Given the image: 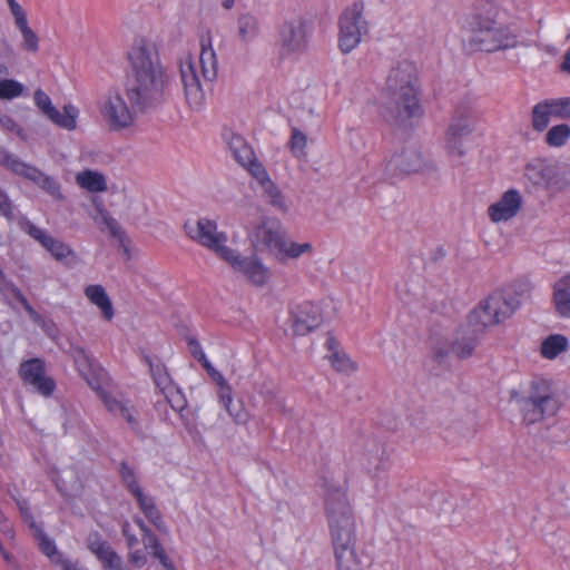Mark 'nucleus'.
I'll use <instances>...</instances> for the list:
<instances>
[{"label": "nucleus", "mask_w": 570, "mask_h": 570, "mask_svg": "<svg viewBox=\"0 0 570 570\" xmlns=\"http://www.w3.org/2000/svg\"><path fill=\"white\" fill-rule=\"evenodd\" d=\"M129 86L127 98L139 109L158 104L169 77L154 42L137 39L128 51Z\"/></svg>", "instance_id": "obj_1"}, {"label": "nucleus", "mask_w": 570, "mask_h": 570, "mask_svg": "<svg viewBox=\"0 0 570 570\" xmlns=\"http://www.w3.org/2000/svg\"><path fill=\"white\" fill-rule=\"evenodd\" d=\"M184 96L191 108H200L205 100L204 85L218 75V59L209 33L199 40V52H183L176 61Z\"/></svg>", "instance_id": "obj_2"}, {"label": "nucleus", "mask_w": 570, "mask_h": 570, "mask_svg": "<svg viewBox=\"0 0 570 570\" xmlns=\"http://www.w3.org/2000/svg\"><path fill=\"white\" fill-rule=\"evenodd\" d=\"M325 504L340 570H358L353 550L354 519L346 493L330 491Z\"/></svg>", "instance_id": "obj_3"}, {"label": "nucleus", "mask_w": 570, "mask_h": 570, "mask_svg": "<svg viewBox=\"0 0 570 570\" xmlns=\"http://www.w3.org/2000/svg\"><path fill=\"white\" fill-rule=\"evenodd\" d=\"M72 357L78 373L98 394L106 409L111 414L122 417L131 429H136V411L128 400L107 389L108 373L81 347L73 350Z\"/></svg>", "instance_id": "obj_4"}, {"label": "nucleus", "mask_w": 570, "mask_h": 570, "mask_svg": "<svg viewBox=\"0 0 570 570\" xmlns=\"http://www.w3.org/2000/svg\"><path fill=\"white\" fill-rule=\"evenodd\" d=\"M72 357L78 373L98 394L106 409L111 414L122 417L131 429H136V411L128 400L107 389L108 373L81 347L73 350Z\"/></svg>", "instance_id": "obj_5"}, {"label": "nucleus", "mask_w": 570, "mask_h": 570, "mask_svg": "<svg viewBox=\"0 0 570 570\" xmlns=\"http://www.w3.org/2000/svg\"><path fill=\"white\" fill-rule=\"evenodd\" d=\"M386 92L405 117L420 111L417 101V69L413 61L402 59L391 67L386 78Z\"/></svg>", "instance_id": "obj_6"}, {"label": "nucleus", "mask_w": 570, "mask_h": 570, "mask_svg": "<svg viewBox=\"0 0 570 570\" xmlns=\"http://www.w3.org/2000/svg\"><path fill=\"white\" fill-rule=\"evenodd\" d=\"M522 183L529 191H559L570 185V168L548 158L534 157L523 167Z\"/></svg>", "instance_id": "obj_7"}, {"label": "nucleus", "mask_w": 570, "mask_h": 570, "mask_svg": "<svg viewBox=\"0 0 570 570\" xmlns=\"http://www.w3.org/2000/svg\"><path fill=\"white\" fill-rule=\"evenodd\" d=\"M517 45L515 35L499 20L484 14L479 16L468 40L470 50L493 52Z\"/></svg>", "instance_id": "obj_8"}, {"label": "nucleus", "mask_w": 570, "mask_h": 570, "mask_svg": "<svg viewBox=\"0 0 570 570\" xmlns=\"http://www.w3.org/2000/svg\"><path fill=\"white\" fill-rule=\"evenodd\" d=\"M184 229L191 240L214 252L222 261L233 249L227 246V234L218 230V225L214 219L199 217L194 220H187Z\"/></svg>", "instance_id": "obj_9"}, {"label": "nucleus", "mask_w": 570, "mask_h": 570, "mask_svg": "<svg viewBox=\"0 0 570 570\" xmlns=\"http://www.w3.org/2000/svg\"><path fill=\"white\" fill-rule=\"evenodd\" d=\"M247 236L253 247L267 250L277 257L286 232L278 218L264 215L258 222L249 224Z\"/></svg>", "instance_id": "obj_10"}, {"label": "nucleus", "mask_w": 570, "mask_h": 570, "mask_svg": "<svg viewBox=\"0 0 570 570\" xmlns=\"http://www.w3.org/2000/svg\"><path fill=\"white\" fill-rule=\"evenodd\" d=\"M560 409L556 393L546 384H534L530 395L522 401L521 411L527 424H534L546 416L554 415Z\"/></svg>", "instance_id": "obj_11"}, {"label": "nucleus", "mask_w": 570, "mask_h": 570, "mask_svg": "<svg viewBox=\"0 0 570 570\" xmlns=\"http://www.w3.org/2000/svg\"><path fill=\"white\" fill-rule=\"evenodd\" d=\"M365 3L360 0L348 6L341 14L338 46L344 53L354 50L367 30V24L363 17Z\"/></svg>", "instance_id": "obj_12"}, {"label": "nucleus", "mask_w": 570, "mask_h": 570, "mask_svg": "<svg viewBox=\"0 0 570 570\" xmlns=\"http://www.w3.org/2000/svg\"><path fill=\"white\" fill-rule=\"evenodd\" d=\"M311 26L307 19L294 17L285 20L278 30V45L284 56H298L308 47Z\"/></svg>", "instance_id": "obj_13"}, {"label": "nucleus", "mask_w": 570, "mask_h": 570, "mask_svg": "<svg viewBox=\"0 0 570 570\" xmlns=\"http://www.w3.org/2000/svg\"><path fill=\"white\" fill-rule=\"evenodd\" d=\"M33 104L38 111L52 125L67 131H75L78 128L80 110L72 104H66L58 109L49 95L41 88L33 92Z\"/></svg>", "instance_id": "obj_14"}, {"label": "nucleus", "mask_w": 570, "mask_h": 570, "mask_svg": "<svg viewBox=\"0 0 570 570\" xmlns=\"http://www.w3.org/2000/svg\"><path fill=\"white\" fill-rule=\"evenodd\" d=\"M131 102L128 105L125 96L119 91H109L99 105L104 120L112 130L129 128L135 122V111Z\"/></svg>", "instance_id": "obj_15"}, {"label": "nucleus", "mask_w": 570, "mask_h": 570, "mask_svg": "<svg viewBox=\"0 0 570 570\" xmlns=\"http://www.w3.org/2000/svg\"><path fill=\"white\" fill-rule=\"evenodd\" d=\"M474 120L468 108L455 109L444 136V148L451 156H463L465 139L472 134Z\"/></svg>", "instance_id": "obj_16"}, {"label": "nucleus", "mask_w": 570, "mask_h": 570, "mask_svg": "<svg viewBox=\"0 0 570 570\" xmlns=\"http://www.w3.org/2000/svg\"><path fill=\"white\" fill-rule=\"evenodd\" d=\"M224 262L256 287H263L271 281L272 272L269 267L256 255L243 256L237 250L232 249Z\"/></svg>", "instance_id": "obj_17"}, {"label": "nucleus", "mask_w": 570, "mask_h": 570, "mask_svg": "<svg viewBox=\"0 0 570 570\" xmlns=\"http://www.w3.org/2000/svg\"><path fill=\"white\" fill-rule=\"evenodd\" d=\"M522 206V194L515 188H510L488 207L487 214L494 224L507 223L518 216Z\"/></svg>", "instance_id": "obj_18"}, {"label": "nucleus", "mask_w": 570, "mask_h": 570, "mask_svg": "<svg viewBox=\"0 0 570 570\" xmlns=\"http://www.w3.org/2000/svg\"><path fill=\"white\" fill-rule=\"evenodd\" d=\"M323 313L320 304L303 302L291 312V326L296 335L304 336L323 323Z\"/></svg>", "instance_id": "obj_19"}, {"label": "nucleus", "mask_w": 570, "mask_h": 570, "mask_svg": "<svg viewBox=\"0 0 570 570\" xmlns=\"http://www.w3.org/2000/svg\"><path fill=\"white\" fill-rule=\"evenodd\" d=\"M19 374L24 384L31 386L43 396H50L55 391V382L46 375L43 362L31 358L21 363Z\"/></svg>", "instance_id": "obj_20"}, {"label": "nucleus", "mask_w": 570, "mask_h": 570, "mask_svg": "<svg viewBox=\"0 0 570 570\" xmlns=\"http://www.w3.org/2000/svg\"><path fill=\"white\" fill-rule=\"evenodd\" d=\"M14 26L21 35L20 48L23 51L36 53L39 50V37L30 28L27 13L16 0H7Z\"/></svg>", "instance_id": "obj_21"}, {"label": "nucleus", "mask_w": 570, "mask_h": 570, "mask_svg": "<svg viewBox=\"0 0 570 570\" xmlns=\"http://www.w3.org/2000/svg\"><path fill=\"white\" fill-rule=\"evenodd\" d=\"M255 179L261 186L262 195L267 204L281 214L288 213V203L279 187L271 179L268 173L263 166L254 167Z\"/></svg>", "instance_id": "obj_22"}, {"label": "nucleus", "mask_w": 570, "mask_h": 570, "mask_svg": "<svg viewBox=\"0 0 570 570\" xmlns=\"http://www.w3.org/2000/svg\"><path fill=\"white\" fill-rule=\"evenodd\" d=\"M87 548L100 561L104 570H125L121 557L97 532L88 535Z\"/></svg>", "instance_id": "obj_23"}, {"label": "nucleus", "mask_w": 570, "mask_h": 570, "mask_svg": "<svg viewBox=\"0 0 570 570\" xmlns=\"http://www.w3.org/2000/svg\"><path fill=\"white\" fill-rule=\"evenodd\" d=\"M87 548L100 561L104 570H125L121 557L97 532L88 535Z\"/></svg>", "instance_id": "obj_24"}, {"label": "nucleus", "mask_w": 570, "mask_h": 570, "mask_svg": "<svg viewBox=\"0 0 570 570\" xmlns=\"http://www.w3.org/2000/svg\"><path fill=\"white\" fill-rule=\"evenodd\" d=\"M424 165V156L417 146H407L395 153L389 160L391 170L402 174L419 171Z\"/></svg>", "instance_id": "obj_25"}, {"label": "nucleus", "mask_w": 570, "mask_h": 570, "mask_svg": "<svg viewBox=\"0 0 570 570\" xmlns=\"http://www.w3.org/2000/svg\"><path fill=\"white\" fill-rule=\"evenodd\" d=\"M215 385L217 389V396L219 402L225 407L233 421L237 424H245L249 419V414L242 402L234 403L233 390L226 379H220L219 381L215 382Z\"/></svg>", "instance_id": "obj_26"}, {"label": "nucleus", "mask_w": 570, "mask_h": 570, "mask_svg": "<svg viewBox=\"0 0 570 570\" xmlns=\"http://www.w3.org/2000/svg\"><path fill=\"white\" fill-rule=\"evenodd\" d=\"M225 140L234 159L254 175V167L262 165L256 161L252 147L242 136L235 132H227L225 135Z\"/></svg>", "instance_id": "obj_27"}, {"label": "nucleus", "mask_w": 570, "mask_h": 570, "mask_svg": "<svg viewBox=\"0 0 570 570\" xmlns=\"http://www.w3.org/2000/svg\"><path fill=\"white\" fill-rule=\"evenodd\" d=\"M27 232L32 238H35L48 252H50L51 255L58 261H61L73 254L72 249L68 245L63 244L59 239L53 238L52 236L48 235L45 230L32 224H28Z\"/></svg>", "instance_id": "obj_28"}, {"label": "nucleus", "mask_w": 570, "mask_h": 570, "mask_svg": "<svg viewBox=\"0 0 570 570\" xmlns=\"http://www.w3.org/2000/svg\"><path fill=\"white\" fill-rule=\"evenodd\" d=\"M552 304L559 316L570 318V274H566L554 282Z\"/></svg>", "instance_id": "obj_29"}, {"label": "nucleus", "mask_w": 570, "mask_h": 570, "mask_svg": "<svg viewBox=\"0 0 570 570\" xmlns=\"http://www.w3.org/2000/svg\"><path fill=\"white\" fill-rule=\"evenodd\" d=\"M86 298L95 305L104 320L111 321L115 316L112 302L104 286L99 284L88 285L83 289Z\"/></svg>", "instance_id": "obj_30"}, {"label": "nucleus", "mask_w": 570, "mask_h": 570, "mask_svg": "<svg viewBox=\"0 0 570 570\" xmlns=\"http://www.w3.org/2000/svg\"><path fill=\"white\" fill-rule=\"evenodd\" d=\"M75 181L81 189H85L92 194H101L108 190L107 178L99 170H81L76 174Z\"/></svg>", "instance_id": "obj_31"}, {"label": "nucleus", "mask_w": 570, "mask_h": 570, "mask_svg": "<svg viewBox=\"0 0 570 570\" xmlns=\"http://www.w3.org/2000/svg\"><path fill=\"white\" fill-rule=\"evenodd\" d=\"M488 299L494 308L498 324L511 317L519 308V301L511 294L493 293Z\"/></svg>", "instance_id": "obj_32"}, {"label": "nucleus", "mask_w": 570, "mask_h": 570, "mask_svg": "<svg viewBox=\"0 0 570 570\" xmlns=\"http://www.w3.org/2000/svg\"><path fill=\"white\" fill-rule=\"evenodd\" d=\"M315 255V247L312 242H296L285 238L277 258L279 261H297L302 257L312 258Z\"/></svg>", "instance_id": "obj_33"}, {"label": "nucleus", "mask_w": 570, "mask_h": 570, "mask_svg": "<svg viewBox=\"0 0 570 570\" xmlns=\"http://www.w3.org/2000/svg\"><path fill=\"white\" fill-rule=\"evenodd\" d=\"M551 118H557V110L552 99L537 104L532 108L531 125L535 131H543L548 128Z\"/></svg>", "instance_id": "obj_34"}, {"label": "nucleus", "mask_w": 570, "mask_h": 570, "mask_svg": "<svg viewBox=\"0 0 570 570\" xmlns=\"http://www.w3.org/2000/svg\"><path fill=\"white\" fill-rule=\"evenodd\" d=\"M259 21L252 13H243L236 21V37L239 42H252L259 35Z\"/></svg>", "instance_id": "obj_35"}, {"label": "nucleus", "mask_w": 570, "mask_h": 570, "mask_svg": "<svg viewBox=\"0 0 570 570\" xmlns=\"http://www.w3.org/2000/svg\"><path fill=\"white\" fill-rule=\"evenodd\" d=\"M569 346V340L564 335L551 334L542 341L540 353L547 360H554L567 352Z\"/></svg>", "instance_id": "obj_36"}, {"label": "nucleus", "mask_w": 570, "mask_h": 570, "mask_svg": "<svg viewBox=\"0 0 570 570\" xmlns=\"http://www.w3.org/2000/svg\"><path fill=\"white\" fill-rule=\"evenodd\" d=\"M335 344L336 342L332 337L326 341L328 350L332 351V354L328 356L331 365L335 371L345 375L354 373L357 370L356 363L352 361L344 352L334 350Z\"/></svg>", "instance_id": "obj_37"}, {"label": "nucleus", "mask_w": 570, "mask_h": 570, "mask_svg": "<svg viewBox=\"0 0 570 570\" xmlns=\"http://www.w3.org/2000/svg\"><path fill=\"white\" fill-rule=\"evenodd\" d=\"M0 165L8 168L16 175L31 179V176L36 171V167L22 161L17 156L8 153L7 150H0Z\"/></svg>", "instance_id": "obj_38"}, {"label": "nucleus", "mask_w": 570, "mask_h": 570, "mask_svg": "<svg viewBox=\"0 0 570 570\" xmlns=\"http://www.w3.org/2000/svg\"><path fill=\"white\" fill-rule=\"evenodd\" d=\"M20 511L24 518V520L27 522H29V525L31 529H33L35 531V537L38 539L39 541V547L41 549V551L48 556L51 561L53 563H56V560L58 558V556H60L57 550H56V546L53 543V541H51L50 539H48L41 531L39 528L36 527L35 524V521L32 520V517L31 514L29 513V510L28 508H24V507H20Z\"/></svg>", "instance_id": "obj_39"}, {"label": "nucleus", "mask_w": 570, "mask_h": 570, "mask_svg": "<svg viewBox=\"0 0 570 570\" xmlns=\"http://www.w3.org/2000/svg\"><path fill=\"white\" fill-rule=\"evenodd\" d=\"M91 217L98 225H100L102 229L108 230L110 235L118 237L122 234L118 222L111 217V215L101 203L95 204V213L91 215Z\"/></svg>", "instance_id": "obj_40"}, {"label": "nucleus", "mask_w": 570, "mask_h": 570, "mask_svg": "<svg viewBox=\"0 0 570 570\" xmlns=\"http://www.w3.org/2000/svg\"><path fill=\"white\" fill-rule=\"evenodd\" d=\"M132 495L137 499L138 504H139L141 511L145 513L146 518L153 524H155L158 529H163L164 522L161 520V515H160L158 509L156 508V505L154 503V500L151 498H149L148 495H146L141 491V489L138 490L137 492H135Z\"/></svg>", "instance_id": "obj_41"}, {"label": "nucleus", "mask_w": 570, "mask_h": 570, "mask_svg": "<svg viewBox=\"0 0 570 570\" xmlns=\"http://www.w3.org/2000/svg\"><path fill=\"white\" fill-rule=\"evenodd\" d=\"M132 495L137 499L138 504H139L141 511L145 513L146 518L153 524H155L158 529H163L164 522L161 520V515H160L158 509L156 508V505L154 503V500L151 498H149L148 495H146L141 491V489L138 490L137 492H135Z\"/></svg>", "instance_id": "obj_42"}, {"label": "nucleus", "mask_w": 570, "mask_h": 570, "mask_svg": "<svg viewBox=\"0 0 570 570\" xmlns=\"http://www.w3.org/2000/svg\"><path fill=\"white\" fill-rule=\"evenodd\" d=\"M494 308L488 298L482 301L472 312L471 322L480 324L483 327H490L498 325V321L494 317Z\"/></svg>", "instance_id": "obj_43"}, {"label": "nucleus", "mask_w": 570, "mask_h": 570, "mask_svg": "<svg viewBox=\"0 0 570 570\" xmlns=\"http://www.w3.org/2000/svg\"><path fill=\"white\" fill-rule=\"evenodd\" d=\"M30 180L35 181L40 188L47 191L55 199H63L59 183L52 177L40 171L38 168L31 176Z\"/></svg>", "instance_id": "obj_44"}, {"label": "nucleus", "mask_w": 570, "mask_h": 570, "mask_svg": "<svg viewBox=\"0 0 570 570\" xmlns=\"http://www.w3.org/2000/svg\"><path fill=\"white\" fill-rule=\"evenodd\" d=\"M139 528L144 532V544L146 549H151L153 554L161 562L164 567H167L168 558L161 548L158 539L145 527L141 520L137 521Z\"/></svg>", "instance_id": "obj_45"}, {"label": "nucleus", "mask_w": 570, "mask_h": 570, "mask_svg": "<svg viewBox=\"0 0 570 570\" xmlns=\"http://www.w3.org/2000/svg\"><path fill=\"white\" fill-rule=\"evenodd\" d=\"M189 351L191 355L202 363L203 367L206 370V372L208 373L214 383L224 377L223 374L218 372L207 360L200 344L197 341H189Z\"/></svg>", "instance_id": "obj_46"}, {"label": "nucleus", "mask_w": 570, "mask_h": 570, "mask_svg": "<svg viewBox=\"0 0 570 570\" xmlns=\"http://www.w3.org/2000/svg\"><path fill=\"white\" fill-rule=\"evenodd\" d=\"M570 138V127L566 124H560L550 128L546 135V142L551 147H561L566 145Z\"/></svg>", "instance_id": "obj_47"}, {"label": "nucleus", "mask_w": 570, "mask_h": 570, "mask_svg": "<svg viewBox=\"0 0 570 570\" xmlns=\"http://www.w3.org/2000/svg\"><path fill=\"white\" fill-rule=\"evenodd\" d=\"M24 86L14 79H2L0 80V99L12 100L22 96Z\"/></svg>", "instance_id": "obj_48"}, {"label": "nucleus", "mask_w": 570, "mask_h": 570, "mask_svg": "<svg viewBox=\"0 0 570 570\" xmlns=\"http://www.w3.org/2000/svg\"><path fill=\"white\" fill-rule=\"evenodd\" d=\"M288 145L293 155L297 158H301L306 154L305 149L307 146V137L302 131L293 129Z\"/></svg>", "instance_id": "obj_49"}, {"label": "nucleus", "mask_w": 570, "mask_h": 570, "mask_svg": "<svg viewBox=\"0 0 570 570\" xmlns=\"http://www.w3.org/2000/svg\"><path fill=\"white\" fill-rule=\"evenodd\" d=\"M0 127L13 132L17 137H19L22 141L28 140V134L12 117L10 116H1L0 117Z\"/></svg>", "instance_id": "obj_50"}, {"label": "nucleus", "mask_w": 570, "mask_h": 570, "mask_svg": "<svg viewBox=\"0 0 570 570\" xmlns=\"http://www.w3.org/2000/svg\"><path fill=\"white\" fill-rule=\"evenodd\" d=\"M120 475L127 489L131 492V494L140 490L134 470L126 463H121Z\"/></svg>", "instance_id": "obj_51"}, {"label": "nucleus", "mask_w": 570, "mask_h": 570, "mask_svg": "<svg viewBox=\"0 0 570 570\" xmlns=\"http://www.w3.org/2000/svg\"><path fill=\"white\" fill-rule=\"evenodd\" d=\"M452 352L460 358L468 357L474 350V343L471 340L464 342H455L451 344Z\"/></svg>", "instance_id": "obj_52"}, {"label": "nucleus", "mask_w": 570, "mask_h": 570, "mask_svg": "<svg viewBox=\"0 0 570 570\" xmlns=\"http://www.w3.org/2000/svg\"><path fill=\"white\" fill-rule=\"evenodd\" d=\"M552 102L557 110V118H570V97L552 99Z\"/></svg>", "instance_id": "obj_53"}, {"label": "nucleus", "mask_w": 570, "mask_h": 570, "mask_svg": "<svg viewBox=\"0 0 570 570\" xmlns=\"http://www.w3.org/2000/svg\"><path fill=\"white\" fill-rule=\"evenodd\" d=\"M0 214L8 219L14 218V207L8 195L0 188Z\"/></svg>", "instance_id": "obj_54"}, {"label": "nucleus", "mask_w": 570, "mask_h": 570, "mask_svg": "<svg viewBox=\"0 0 570 570\" xmlns=\"http://www.w3.org/2000/svg\"><path fill=\"white\" fill-rule=\"evenodd\" d=\"M0 291L3 295L9 296L12 295L18 299V295L22 294L20 289L14 286L11 282L7 281L3 273L0 271Z\"/></svg>", "instance_id": "obj_55"}, {"label": "nucleus", "mask_w": 570, "mask_h": 570, "mask_svg": "<svg viewBox=\"0 0 570 570\" xmlns=\"http://www.w3.org/2000/svg\"><path fill=\"white\" fill-rule=\"evenodd\" d=\"M128 560L136 568H141L147 562V558L141 550L130 551L128 553Z\"/></svg>", "instance_id": "obj_56"}, {"label": "nucleus", "mask_w": 570, "mask_h": 570, "mask_svg": "<svg viewBox=\"0 0 570 570\" xmlns=\"http://www.w3.org/2000/svg\"><path fill=\"white\" fill-rule=\"evenodd\" d=\"M18 301L21 303L24 311L28 313V315L33 322L39 323L41 321L40 315L30 306V304L22 294L18 295Z\"/></svg>", "instance_id": "obj_57"}, {"label": "nucleus", "mask_w": 570, "mask_h": 570, "mask_svg": "<svg viewBox=\"0 0 570 570\" xmlns=\"http://www.w3.org/2000/svg\"><path fill=\"white\" fill-rule=\"evenodd\" d=\"M56 564L59 566L61 570H83L78 562H72L62 556H58Z\"/></svg>", "instance_id": "obj_58"}, {"label": "nucleus", "mask_w": 570, "mask_h": 570, "mask_svg": "<svg viewBox=\"0 0 570 570\" xmlns=\"http://www.w3.org/2000/svg\"><path fill=\"white\" fill-rule=\"evenodd\" d=\"M122 534L126 538L127 544L130 549L138 543L137 538L131 533V527L129 523L124 524Z\"/></svg>", "instance_id": "obj_59"}, {"label": "nucleus", "mask_w": 570, "mask_h": 570, "mask_svg": "<svg viewBox=\"0 0 570 570\" xmlns=\"http://www.w3.org/2000/svg\"><path fill=\"white\" fill-rule=\"evenodd\" d=\"M450 350L446 344H442V345H435L434 346V353L438 357H444L449 354Z\"/></svg>", "instance_id": "obj_60"}, {"label": "nucleus", "mask_w": 570, "mask_h": 570, "mask_svg": "<svg viewBox=\"0 0 570 570\" xmlns=\"http://www.w3.org/2000/svg\"><path fill=\"white\" fill-rule=\"evenodd\" d=\"M561 69L568 73H570V50L566 52L563 57V61L561 65Z\"/></svg>", "instance_id": "obj_61"}, {"label": "nucleus", "mask_w": 570, "mask_h": 570, "mask_svg": "<svg viewBox=\"0 0 570 570\" xmlns=\"http://www.w3.org/2000/svg\"><path fill=\"white\" fill-rule=\"evenodd\" d=\"M235 0H223V7L225 9H230L234 6Z\"/></svg>", "instance_id": "obj_62"}, {"label": "nucleus", "mask_w": 570, "mask_h": 570, "mask_svg": "<svg viewBox=\"0 0 570 570\" xmlns=\"http://www.w3.org/2000/svg\"><path fill=\"white\" fill-rule=\"evenodd\" d=\"M2 530H3L4 533L11 535V530H10V528H9V525L7 523L3 524Z\"/></svg>", "instance_id": "obj_63"}, {"label": "nucleus", "mask_w": 570, "mask_h": 570, "mask_svg": "<svg viewBox=\"0 0 570 570\" xmlns=\"http://www.w3.org/2000/svg\"><path fill=\"white\" fill-rule=\"evenodd\" d=\"M167 570H174L168 563H167V567H166Z\"/></svg>", "instance_id": "obj_64"}]
</instances>
